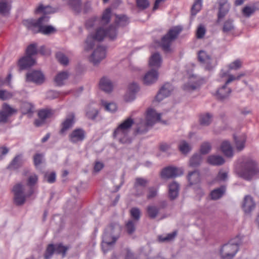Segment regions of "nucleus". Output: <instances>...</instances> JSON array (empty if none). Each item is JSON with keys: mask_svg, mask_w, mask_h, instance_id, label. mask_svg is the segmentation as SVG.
Listing matches in <instances>:
<instances>
[{"mask_svg": "<svg viewBox=\"0 0 259 259\" xmlns=\"http://www.w3.org/2000/svg\"><path fill=\"white\" fill-rule=\"evenodd\" d=\"M121 231V227L117 224H112L105 230L102 243V248L104 253L111 249Z\"/></svg>", "mask_w": 259, "mask_h": 259, "instance_id": "obj_2", "label": "nucleus"}, {"mask_svg": "<svg viewBox=\"0 0 259 259\" xmlns=\"http://www.w3.org/2000/svg\"><path fill=\"white\" fill-rule=\"evenodd\" d=\"M255 203L253 198L249 195H246L244 197L242 207L246 214H249L255 208Z\"/></svg>", "mask_w": 259, "mask_h": 259, "instance_id": "obj_24", "label": "nucleus"}, {"mask_svg": "<svg viewBox=\"0 0 259 259\" xmlns=\"http://www.w3.org/2000/svg\"><path fill=\"white\" fill-rule=\"evenodd\" d=\"M75 123V116L74 113H70L61 123V127L60 131L61 134H64L66 132L71 128Z\"/></svg>", "mask_w": 259, "mask_h": 259, "instance_id": "obj_19", "label": "nucleus"}, {"mask_svg": "<svg viewBox=\"0 0 259 259\" xmlns=\"http://www.w3.org/2000/svg\"><path fill=\"white\" fill-rule=\"evenodd\" d=\"M69 140L72 143L82 142L85 138V131L80 128L73 130L69 135Z\"/></svg>", "mask_w": 259, "mask_h": 259, "instance_id": "obj_18", "label": "nucleus"}, {"mask_svg": "<svg viewBox=\"0 0 259 259\" xmlns=\"http://www.w3.org/2000/svg\"><path fill=\"white\" fill-rule=\"evenodd\" d=\"M234 28L235 27L231 19H228L224 22L223 27V30L224 32H231L234 30Z\"/></svg>", "mask_w": 259, "mask_h": 259, "instance_id": "obj_50", "label": "nucleus"}, {"mask_svg": "<svg viewBox=\"0 0 259 259\" xmlns=\"http://www.w3.org/2000/svg\"><path fill=\"white\" fill-rule=\"evenodd\" d=\"M244 75V73H240L237 76H235L230 74L229 70H222L220 74L219 80L220 81L225 82V84L227 85L233 81L239 80Z\"/></svg>", "mask_w": 259, "mask_h": 259, "instance_id": "obj_20", "label": "nucleus"}, {"mask_svg": "<svg viewBox=\"0 0 259 259\" xmlns=\"http://www.w3.org/2000/svg\"><path fill=\"white\" fill-rule=\"evenodd\" d=\"M188 179L190 185L194 187L199 185L200 182L199 173L197 171L190 172L188 176Z\"/></svg>", "mask_w": 259, "mask_h": 259, "instance_id": "obj_38", "label": "nucleus"}, {"mask_svg": "<svg viewBox=\"0 0 259 259\" xmlns=\"http://www.w3.org/2000/svg\"><path fill=\"white\" fill-rule=\"evenodd\" d=\"M234 139L235 148L238 151L242 150L245 147L246 140V135L244 134L234 135Z\"/></svg>", "mask_w": 259, "mask_h": 259, "instance_id": "obj_29", "label": "nucleus"}, {"mask_svg": "<svg viewBox=\"0 0 259 259\" xmlns=\"http://www.w3.org/2000/svg\"><path fill=\"white\" fill-rule=\"evenodd\" d=\"M149 180L143 177H137L135 180L134 190L135 195L141 196L144 195V188L149 184Z\"/></svg>", "mask_w": 259, "mask_h": 259, "instance_id": "obj_10", "label": "nucleus"}, {"mask_svg": "<svg viewBox=\"0 0 259 259\" xmlns=\"http://www.w3.org/2000/svg\"><path fill=\"white\" fill-rule=\"evenodd\" d=\"M73 9L74 11L79 13L81 10V0H64Z\"/></svg>", "mask_w": 259, "mask_h": 259, "instance_id": "obj_44", "label": "nucleus"}, {"mask_svg": "<svg viewBox=\"0 0 259 259\" xmlns=\"http://www.w3.org/2000/svg\"><path fill=\"white\" fill-rule=\"evenodd\" d=\"M97 42L98 41L96 42V45L93 47L92 50L95 47H96V48L94 50L91 55L89 57V61L92 63L94 65L99 64L105 58L106 55L105 48L101 46H98L97 44ZM91 50V49L89 51ZM83 51L84 52H88V51H85L84 49Z\"/></svg>", "mask_w": 259, "mask_h": 259, "instance_id": "obj_8", "label": "nucleus"}, {"mask_svg": "<svg viewBox=\"0 0 259 259\" xmlns=\"http://www.w3.org/2000/svg\"><path fill=\"white\" fill-rule=\"evenodd\" d=\"M236 172L239 177L249 180L259 174V167L252 159L244 158L236 169Z\"/></svg>", "mask_w": 259, "mask_h": 259, "instance_id": "obj_3", "label": "nucleus"}, {"mask_svg": "<svg viewBox=\"0 0 259 259\" xmlns=\"http://www.w3.org/2000/svg\"><path fill=\"white\" fill-rule=\"evenodd\" d=\"M53 9L49 6H44L42 5H40L36 9L35 13L37 14H50L54 13Z\"/></svg>", "mask_w": 259, "mask_h": 259, "instance_id": "obj_49", "label": "nucleus"}, {"mask_svg": "<svg viewBox=\"0 0 259 259\" xmlns=\"http://www.w3.org/2000/svg\"><path fill=\"white\" fill-rule=\"evenodd\" d=\"M176 236V232H174L166 235L158 236V241L161 242H168L172 240Z\"/></svg>", "mask_w": 259, "mask_h": 259, "instance_id": "obj_52", "label": "nucleus"}, {"mask_svg": "<svg viewBox=\"0 0 259 259\" xmlns=\"http://www.w3.org/2000/svg\"><path fill=\"white\" fill-rule=\"evenodd\" d=\"M202 156L200 154H194L189 161V165L192 167H196L198 166L202 161Z\"/></svg>", "mask_w": 259, "mask_h": 259, "instance_id": "obj_46", "label": "nucleus"}, {"mask_svg": "<svg viewBox=\"0 0 259 259\" xmlns=\"http://www.w3.org/2000/svg\"><path fill=\"white\" fill-rule=\"evenodd\" d=\"M111 15V10L110 8H107L103 13L102 17L100 18L101 22V26H103L104 29H108L110 27H107V24L110 20Z\"/></svg>", "mask_w": 259, "mask_h": 259, "instance_id": "obj_34", "label": "nucleus"}, {"mask_svg": "<svg viewBox=\"0 0 259 259\" xmlns=\"http://www.w3.org/2000/svg\"><path fill=\"white\" fill-rule=\"evenodd\" d=\"M37 53L36 45L31 44L28 46L26 50V56L32 57Z\"/></svg>", "mask_w": 259, "mask_h": 259, "instance_id": "obj_58", "label": "nucleus"}, {"mask_svg": "<svg viewBox=\"0 0 259 259\" xmlns=\"http://www.w3.org/2000/svg\"><path fill=\"white\" fill-rule=\"evenodd\" d=\"M183 174V170L182 168L169 166L163 169L161 176L163 179H169L180 176Z\"/></svg>", "mask_w": 259, "mask_h": 259, "instance_id": "obj_14", "label": "nucleus"}, {"mask_svg": "<svg viewBox=\"0 0 259 259\" xmlns=\"http://www.w3.org/2000/svg\"><path fill=\"white\" fill-rule=\"evenodd\" d=\"M158 191V187L153 186L148 189L147 198L149 199H152L157 196Z\"/></svg>", "mask_w": 259, "mask_h": 259, "instance_id": "obj_55", "label": "nucleus"}, {"mask_svg": "<svg viewBox=\"0 0 259 259\" xmlns=\"http://www.w3.org/2000/svg\"><path fill=\"white\" fill-rule=\"evenodd\" d=\"M207 162L212 165H220L225 162L223 157L220 155H211L207 158Z\"/></svg>", "mask_w": 259, "mask_h": 259, "instance_id": "obj_36", "label": "nucleus"}, {"mask_svg": "<svg viewBox=\"0 0 259 259\" xmlns=\"http://www.w3.org/2000/svg\"><path fill=\"white\" fill-rule=\"evenodd\" d=\"M54 113V111L49 109H44L39 111L38 116L39 118L35 120V124L37 126L42 125L45 122V120L50 117Z\"/></svg>", "mask_w": 259, "mask_h": 259, "instance_id": "obj_22", "label": "nucleus"}, {"mask_svg": "<svg viewBox=\"0 0 259 259\" xmlns=\"http://www.w3.org/2000/svg\"><path fill=\"white\" fill-rule=\"evenodd\" d=\"M204 79L193 74L189 76L188 82L184 85V90L191 92L196 90L201 84L204 82Z\"/></svg>", "mask_w": 259, "mask_h": 259, "instance_id": "obj_12", "label": "nucleus"}, {"mask_svg": "<svg viewBox=\"0 0 259 259\" xmlns=\"http://www.w3.org/2000/svg\"><path fill=\"white\" fill-rule=\"evenodd\" d=\"M98 111L97 109L92 106H89L86 110V115L88 118L94 119L98 115Z\"/></svg>", "mask_w": 259, "mask_h": 259, "instance_id": "obj_54", "label": "nucleus"}, {"mask_svg": "<svg viewBox=\"0 0 259 259\" xmlns=\"http://www.w3.org/2000/svg\"><path fill=\"white\" fill-rule=\"evenodd\" d=\"M101 105L106 111L109 112L113 113L117 109V106L114 102H108L104 100H102Z\"/></svg>", "mask_w": 259, "mask_h": 259, "instance_id": "obj_41", "label": "nucleus"}, {"mask_svg": "<svg viewBox=\"0 0 259 259\" xmlns=\"http://www.w3.org/2000/svg\"><path fill=\"white\" fill-rule=\"evenodd\" d=\"M100 18L92 17L89 19L85 23V26L89 30L94 29V32L91 33L85 40L83 47L85 51L92 49L96 45V41L103 40L105 37L113 40L117 37L116 29L110 25L108 29L101 26Z\"/></svg>", "mask_w": 259, "mask_h": 259, "instance_id": "obj_1", "label": "nucleus"}, {"mask_svg": "<svg viewBox=\"0 0 259 259\" xmlns=\"http://www.w3.org/2000/svg\"><path fill=\"white\" fill-rule=\"evenodd\" d=\"M49 19L48 17L44 16L37 20L27 19L24 20L23 23L26 27L34 33L40 32L44 34H49L55 31L53 26L46 25Z\"/></svg>", "mask_w": 259, "mask_h": 259, "instance_id": "obj_4", "label": "nucleus"}, {"mask_svg": "<svg viewBox=\"0 0 259 259\" xmlns=\"http://www.w3.org/2000/svg\"><path fill=\"white\" fill-rule=\"evenodd\" d=\"M198 59L202 65L207 69H211L214 66L211 56L204 51H200L198 53Z\"/></svg>", "mask_w": 259, "mask_h": 259, "instance_id": "obj_13", "label": "nucleus"}, {"mask_svg": "<svg viewBox=\"0 0 259 259\" xmlns=\"http://www.w3.org/2000/svg\"><path fill=\"white\" fill-rule=\"evenodd\" d=\"M220 148L222 152L226 157H232L233 156V148L229 141L226 140L223 141Z\"/></svg>", "mask_w": 259, "mask_h": 259, "instance_id": "obj_33", "label": "nucleus"}, {"mask_svg": "<svg viewBox=\"0 0 259 259\" xmlns=\"http://www.w3.org/2000/svg\"><path fill=\"white\" fill-rule=\"evenodd\" d=\"M16 112L14 109L8 104H4L2 110L0 111V123L6 122L8 117Z\"/></svg>", "mask_w": 259, "mask_h": 259, "instance_id": "obj_23", "label": "nucleus"}, {"mask_svg": "<svg viewBox=\"0 0 259 259\" xmlns=\"http://www.w3.org/2000/svg\"><path fill=\"white\" fill-rule=\"evenodd\" d=\"M11 9V4L4 1L0 2V14L3 16L8 15Z\"/></svg>", "mask_w": 259, "mask_h": 259, "instance_id": "obj_45", "label": "nucleus"}, {"mask_svg": "<svg viewBox=\"0 0 259 259\" xmlns=\"http://www.w3.org/2000/svg\"><path fill=\"white\" fill-rule=\"evenodd\" d=\"M162 61V58L160 54L155 53L153 54L149 58V65L152 68H158L160 67Z\"/></svg>", "mask_w": 259, "mask_h": 259, "instance_id": "obj_32", "label": "nucleus"}, {"mask_svg": "<svg viewBox=\"0 0 259 259\" xmlns=\"http://www.w3.org/2000/svg\"><path fill=\"white\" fill-rule=\"evenodd\" d=\"M182 30L180 26H176L170 29L168 33L164 36L161 41V45L165 52H168L171 51L170 46L178 36Z\"/></svg>", "mask_w": 259, "mask_h": 259, "instance_id": "obj_7", "label": "nucleus"}, {"mask_svg": "<svg viewBox=\"0 0 259 259\" xmlns=\"http://www.w3.org/2000/svg\"><path fill=\"white\" fill-rule=\"evenodd\" d=\"M226 191L224 186L215 189L212 191L210 193L211 198L213 200H217L220 198L225 193Z\"/></svg>", "mask_w": 259, "mask_h": 259, "instance_id": "obj_42", "label": "nucleus"}, {"mask_svg": "<svg viewBox=\"0 0 259 259\" xmlns=\"http://www.w3.org/2000/svg\"><path fill=\"white\" fill-rule=\"evenodd\" d=\"M137 222L133 220H129L126 224V229L129 234H132L136 229Z\"/></svg>", "mask_w": 259, "mask_h": 259, "instance_id": "obj_56", "label": "nucleus"}, {"mask_svg": "<svg viewBox=\"0 0 259 259\" xmlns=\"http://www.w3.org/2000/svg\"><path fill=\"white\" fill-rule=\"evenodd\" d=\"M56 58L58 61L64 65H66L69 62L68 58L63 53L61 52H58L56 54Z\"/></svg>", "mask_w": 259, "mask_h": 259, "instance_id": "obj_57", "label": "nucleus"}, {"mask_svg": "<svg viewBox=\"0 0 259 259\" xmlns=\"http://www.w3.org/2000/svg\"><path fill=\"white\" fill-rule=\"evenodd\" d=\"M239 249V244L233 240L223 245L220 250L222 259H232Z\"/></svg>", "mask_w": 259, "mask_h": 259, "instance_id": "obj_6", "label": "nucleus"}, {"mask_svg": "<svg viewBox=\"0 0 259 259\" xmlns=\"http://www.w3.org/2000/svg\"><path fill=\"white\" fill-rule=\"evenodd\" d=\"M179 148L180 151L183 154H187L191 150V147L185 141H182L180 143Z\"/></svg>", "mask_w": 259, "mask_h": 259, "instance_id": "obj_51", "label": "nucleus"}, {"mask_svg": "<svg viewBox=\"0 0 259 259\" xmlns=\"http://www.w3.org/2000/svg\"><path fill=\"white\" fill-rule=\"evenodd\" d=\"M159 211V208L155 205H149L147 208V214L151 219L155 218Z\"/></svg>", "mask_w": 259, "mask_h": 259, "instance_id": "obj_47", "label": "nucleus"}, {"mask_svg": "<svg viewBox=\"0 0 259 259\" xmlns=\"http://www.w3.org/2000/svg\"><path fill=\"white\" fill-rule=\"evenodd\" d=\"M23 161L22 155L21 154L18 155L15 157L9 164L8 168L10 169H16L22 165Z\"/></svg>", "mask_w": 259, "mask_h": 259, "instance_id": "obj_39", "label": "nucleus"}, {"mask_svg": "<svg viewBox=\"0 0 259 259\" xmlns=\"http://www.w3.org/2000/svg\"><path fill=\"white\" fill-rule=\"evenodd\" d=\"M35 63V60L32 57L25 56L20 58L18 61V65L20 69H25L30 67Z\"/></svg>", "mask_w": 259, "mask_h": 259, "instance_id": "obj_26", "label": "nucleus"}, {"mask_svg": "<svg viewBox=\"0 0 259 259\" xmlns=\"http://www.w3.org/2000/svg\"><path fill=\"white\" fill-rule=\"evenodd\" d=\"M199 120L201 125L207 126L212 121V115L209 113L202 114L200 116Z\"/></svg>", "mask_w": 259, "mask_h": 259, "instance_id": "obj_48", "label": "nucleus"}, {"mask_svg": "<svg viewBox=\"0 0 259 259\" xmlns=\"http://www.w3.org/2000/svg\"><path fill=\"white\" fill-rule=\"evenodd\" d=\"M168 197L171 200L175 199L179 195L180 186L179 184L173 181L168 185Z\"/></svg>", "mask_w": 259, "mask_h": 259, "instance_id": "obj_30", "label": "nucleus"}, {"mask_svg": "<svg viewBox=\"0 0 259 259\" xmlns=\"http://www.w3.org/2000/svg\"><path fill=\"white\" fill-rule=\"evenodd\" d=\"M114 22L117 27L113 25H112L116 29L117 31V27L124 26L128 24V19L126 16L123 15H115Z\"/></svg>", "mask_w": 259, "mask_h": 259, "instance_id": "obj_37", "label": "nucleus"}, {"mask_svg": "<svg viewBox=\"0 0 259 259\" xmlns=\"http://www.w3.org/2000/svg\"><path fill=\"white\" fill-rule=\"evenodd\" d=\"M67 250V248L62 245L61 244L56 245L49 244L45 254V259H50L54 252L61 254L62 256L64 257Z\"/></svg>", "mask_w": 259, "mask_h": 259, "instance_id": "obj_11", "label": "nucleus"}, {"mask_svg": "<svg viewBox=\"0 0 259 259\" xmlns=\"http://www.w3.org/2000/svg\"><path fill=\"white\" fill-rule=\"evenodd\" d=\"M130 212L132 217L134 219L133 221L138 222L140 218L141 213L140 209L138 208L134 207L131 209Z\"/></svg>", "mask_w": 259, "mask_h": 259, "instance_id": "obj_61", "label": "nucleus"}, {"mask_svg": "<svg viewBox=\"0 0 259 259\" xmlns=\"http://www.w3.org/2000/svg\"><path fill=\"white\" fill-rule=\"evenodd\" d=\"M231 92V90L225 84L218 89L216 92V96L219 99L223 100L228 98Z\"/></svg>", "mask_w": 259, "mask_h": 259, "instance_id": "obj_35", "label": "nucleus"}, {"mask_svg": "<svg viewBox=\"0 0 259 259\" xmlns=\"http://www.w3.org/2000/svg\"><path fill=\"white\" fill-rule=\"evenodd\" d=\"M133 124L134 120L131 117L123 120L115 129L113 133L114 138L121 143H130L131 139L129 137L128 134Z\"/></svg>", "mask_w": 259, "mask_h": 259, "instance_id": "obj_5", "label": "nucleus"}, {"mask_svg": "<svg viewBox=\"0 0 259 259\" xmlns=\"http://www.w3.org/2000/svg\"><path fill=\"white\" fill-rule=\"evenodd\" d=\"M69 74L66 71L59 73L55 78V82L57 85L61 86L64 84L65 81L68 78Z\"/></svg>", "mask_w": 259, "mask_h": 259, "instance_id": "obj_40", "label": "nucleus"}, {"mask_svg": "<svg viewBox=\"0 0 259 259\" xmlns=\"http://www.w3.org/2000/svg\"><path fill=\"white\" fill-rule=\"evenodd\" d=\"M159 73L157 70L151 69L145 73L142 78V81L144 84L150 85L157 81Z\"/></svg>", "mask_w": 259, "mask_h": 259, "instance_id": "obj_16", "label": "nucleus"}, {"mask_svg": "<svg viewBox=\"0 0 259 259\" xmlns=\"http://www.w3.org/2000/svg\"><path fill=\"white\" fill-rule=\"evenodd\" d=\"M211 149L210 144L208 142H204L202 144L200 150L201 154H206L210 151Z\"/></svg>", "mask_w": 259, "mask_h": 259, "instance_id": "obj_62", "label": "nucleus"}, {"mask_svg": "<svg viewBox=\"0 0 259 259\" xmlns=\"http://www.w3.org/2000/svg\"><path fill=\"white\" fill-rule=\"evenodd\" d=\"M202 2L201 0H196L194 3L192 9L191 13L192 15H195L201 9Z\"/></svg>", "mask_w": 259, "mask_h": 259, "instance_id": "obj_53", "label": "nucleus"}, {"mask_svg": "<svg viewBox=\"0 0 259 259\" xmlns=\"http://www.w3.org/2000/svg\"><path fill=\"white\" fill-rule=\"evenodd\" d=\"M230 9V5L226 1L220 2L219 11L218 14V22H220L226 16Z\"/></svg>", "mask_w": 259, "mask_h": 259, "instance_id": "obj_27", "label": "nucleus"}, {"mask_svg": "<svg viewBox=\"0 0 259 259\" xmlns=\"http://www.w3.org/2000/svg\"><path fill=\"white\" fill-rule=\"evenodd\" d=\"M228 171L226 170H221L217 177V181L219 182L225 181L228 178Z\"/></svg>", "mask_w": 259, "mask_h": 259, "instance_id": "obj_63", "label": "nucleus"}, {"mask_svg": "<svg viewBox=\"0 0 259 259\" xmlns=\"http://www.w3.org/2000/svg\"><path fill=\"white\" fill-rule=\"evenodd\" d=\"M139 90L140 87L137 83H130L124 96V101L127 102L134 101L136 98L137 93Z\"/></svg>", "mask_w": 259, "mask_h": 259, "instance_id": "obj_17", "label": "nucleus"}, {"mask_svg": "<svg viewBox=\"0 0 259 259\" xmlns=\"http://www.w3.org/2000/svg\"><path fill=\"white\" fill-rule=\"evenodd\" d=\"M242 62L239 60H236L234 61L231 62L230 64L228 65V69L229 71L232 70H237L240 68L241 66Z\"/></svg>", "mask_w": 259, "mask_h": 259, "instance_id": "obj_60", "label": "nucleus"}, {"mask_svg": "<svg viewBox=\"0 0 259 259\" xmlns=\"http://www.w3.org/2000/svg\"><path fill=\"white\" fill-rule=\"evenodd\" d=\"M45 80V75L41 71L34 70L26 74L27 81H31L36 84H41L44 82Z\"/></svg>", "mask_w": 259, "mask_h": 259, "instance_id": "obj_15", "label": "nucleus"}, {"mask_svg": "<svg viewBox=\"0 0 259 259\" xmlns=\"http://www.w3.org/2000/svg\"><path fill=\"white\" fill-rule=\"evenodd\" d=\"M21 112L23 114H27L30 116L33 111V105L29 102H23L21 105Z\"/></svg>", "mask_w": 259, "mask_h": 259, "instance_id": "obj_43", "label": "nucleus"}, {"mask_svg": "<svg viewBox=\"0 0 259 259\" xmlns=\"http://www.w3.org/2000/svg\"><path fill=\"white\" fill-rule=\"evenodd\" d=\"M152 125H149L146 120L140 119L137 122V128L136 132L137 134H142L146 133L151 127Z\"/></svg>", "mask_w": 259, "mask_h": 259, "instance_id": "obj_31", "label": "nucleus"}, {"mask_svg": "<svg viewBox=\"0 0 259 259\" xmlns=\"http://www.w3.org/2000/svg\"><path fill=\"white\" fill-rule=\"evenodd\" d=\"M99 88L101 90L106 93H110L113 89V84L109 78L103 77L100 79Z\"/></svg>", "mask_w": 259, "mask_h": 259, "instance_id": "obj_28", "label": "nucleus"}, {"mask_svg": "<svg viewBox=\"0 0 259 259\" xmlns=\"http://www.w3.org/2000/svg\"><path fill=\"white\" fill-rule=\"evenodd\" d=\"M14 193V201L16 204L21 205L24 204L26 197L29 196L32 192L29 193L25 192L24 186L21 184H17L14 186L13 189Z\"/></svg>", "mask_w": 259, "mask_h": 259, "instance_id": "obj_9", "label": "nucleus"}, {"mask_svg": "<svg viewBox=\"0 0 259 259\" xmlns=\"http://www.w3.org/2000/svg\"><path fill=\"white\" fill-rule=\"evenodd\" d=\"M172 91L173 87L170 83H164L157 94L155 100L158 102H160L164 98L168 97Z\"/></svg>", "mask_w": 259, "mask_h": 259, "instance_id": "obj_21", "label": "nucleus"}, {"mask_svg": "<svg viewBox=\"0 0 259 259\" xmlns=\"http://www.w3.org/2000/svg\"><path fill=\"white\" fill-rule=\"evenodd\" d=\"M206 32V29L202 25H200L196 31V36L198 38H201L203 37Z\"/></svg>", "mask_w": 259, "mask_h": 259, "instance_id": "obj_64", "label": "nucleus"}, {"mask_svg": "<svg viewBox=\"0 0 259 259\" xmlns=\"http://www.w3.org/2000/svg\"><path fill=\"white\" fill-rule=\"evenodd\" d=\"M56 177V174L54 171L47 172L45 175V180L49 183L55 182Z\"/></svg>", "mask_w": 259, "mask_h": 259, "instance_id": "obj_59", "label": "nucleus"}, {"mask_svg": "<svg viewBox=\"0 0 259 259\" xmlns=\"http://www.w3.org/2000/svg\"><path fill=\"white\" fill-rule=\"evenodd\" d=\"M160 114L158 113L154 109L149 108L147 111L146 120L149 125L152 126L157 122L160 121Z\"/></svg>", "mask_w": 259, "mask_h": 259, "instance_id": "obj_25", "label": "nucleus"}]
</instances>
